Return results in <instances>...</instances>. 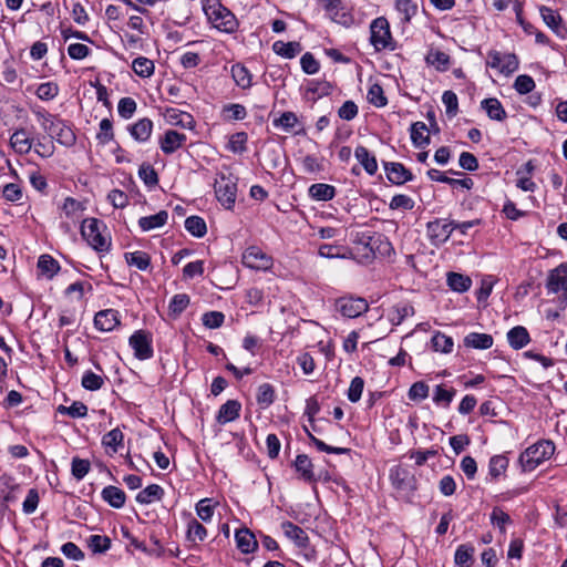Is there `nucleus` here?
Returning a JSON list of instances; mask_svg holds the SVG:
<instances>
[{"label": "nucleus", "mask_w": 567, "mask_h": 567, "mask_svg": "<svg viewBox=\"0 0 567 567\" xmlns=\"http://www.w3.org/2000/svg\"><path fill=\"white\" fill-rule=\"evenodd\" d=\"M223 115L227 121H241L247 116V111L244 105L231 103L223 107Z\"/></svg>", "instance_id": "4d7b16f0"}, {"label": "nucleus", "mask_w": 567, "mask_h": 567, "mask_svg": "<svg viewBox=\"0 0 567 567\" xmlns=\"http://www.w3.org/2000/svg\"><path fill=\"white\" fill-rule=\"evenodd\" d=\"M298 122L297 115L293 112H284L278 118L274 120L275 127H281L286 132L292 130Z\"/></svg>", "instance_id": "774afa93"}, {"label": "nucleus", "mask_w": 567, "mask_h": 567, "mask_svg": "<svg viewBox=\"0 0 567 567\" xmlns=\"http://www.w3.org/2000/svg\"><path fill=\"white\" fill-rule=\"evenodd\" d=\"M168 219V213L166 210H161L155 215L144 216L138 219V226L143 231H150L152 229H156L163 227Z\"/></svg>", "instance_id": "7c9ffc66"}, {"label": "nucleus", "mask_w": 567, "mask_h": 567, "mask_svg": "<svg viewBox=\"0 0 567 567\" xmlns=\"http://www.w3.org/2000/svg\"><path fill=\"white\" fill-rule=\"evenodd\" d=\"M203 11L210 25L224 33H235L239 28L236 16L220 0H202Z\"/></svg>", "instance_id": "f257e3e1"}, {"label": "nucleus", "mask_w": 567, "mask_h": 567, "mask_svg": "<svg viewBox=\"0 0 567 567\" xmlns=\"http://www.w3.org/2000/svg\"><path fill=\"white\" fill-rule=\"evenodd\" d=\"M50 137L66 147L74 145L76 140L72 127L63 120L54 122Z\"/></svg>", "instance_id": "f3484780"}, {"label": "nucleus", "mask_w": 567, "mask_h": 567, "mask_svg": "<svg viewBox=\"0 0 567 567\" xmlns=\"http://www.w3.org/2000/svg\"><path fill=\"white\" fill-rule=\"evenodd\" d=\"M81 383L85 390L96 391L103 386L104 380L101 375L86 371L82 377Z\"/></svg>", "instance_id": "e2e57ef3"}, {"label": "nucleus", "mask_w": 567, "mask_h": 567, "mask_svg": "<svg viewBox=\"0 0 567 567\" xmlns=\"http://www.w3.org/2000/svg\"><path fill=\"white\" fill-rule=\"evenodd\" d=\"M237 547L244 554H250L256 550L258 543L255 535L248 528L238 529L235 534Z\"/></svg>", "instance_id": "393cba45"}, {"label": "nucleus", "mask_w": 567, "mask_h": 567, "mask_svg": "<svg viewBox=\"0 0 567 567\" xmlns=\"http://www.w3.org/2000/svg\"><path fill=\"white\" fill-rule=\"evenodd\" d=\"M432 347L435 351L442 353H450L453 350V339L442 332H436L432 339Z\"/></svg>", "instance_id": "3c124183"}, {"label": "nucleus", "mask_w": 567, "mask_h": 567, "mask_svg": "<svg viewBox=\"0 0 567 567\" xmlns=\"http://www.w3.org/2000/svg\"><path fill=\"white\" fill-rule=\"evenodd\" d=\"M128 344L138 360H148L153 357L152 336L145 330L135 331L128 339Z\"/></svg>", "instance_id": "6e6552de"}, {"label": "nucleus", "mask_w": 567, "mask_h": 567, "mask_svg": "<svg viewBox=\"0 0 567 567\" xmlns=\"http://www.w3.org/2000/svg\"><path fill=\"white\" fill-rule=\"evenodd\" d=\"M449 287L456 292H465L472 286V280L468 276L462 274L450 272L447 275Z\"/></svg>", "instance_id": "49530a36"}, {"label": "nucleus", "mask_w": 567, "mask_h": 567, "mask_svg": "<svg viewBox=\"0 0 567 567\" xmlns=\"http://www.w3.org/2000/svg\"><path fill=\"white\" fill-rule=\"evenodd\" d=\"M132 69L136 75L141 78H150L154 73L155 65L152 60L145 56H138L133 60Z\"/></svg>", "instance_id": "de8ad7c7"}, {"label": "nucleus", "mask_w": 567, "mask_h": 567, "mask_svg": "<svg viewBox=\"0 0 567 567\" xmlns=\"http://www.w3.org/2000/svg\"><path fill=\"white\" fill-rule=\"evenodd\" d=\"M121 320L118 311L114 309H105L96 312L94 316V326L97 330L110 332L120 326Z\"/></svg>", "instance_id": "2eb2a0df"}, {"label": "nucleus", "mask_w": 567, "mask_h": 567, "mask_svg": "<svg viewBox=\"0 0 567 567\" xmlns=\"http://www.w3.org/2000/svg\"><path fill=\"white\" fill-rule=\"evenodd\" d=\"M248 135L246 132H237L228 138L226 148L234 154H243L247 151Z\"/></svg>", "instance_id": "a19ab883"}, {"label": "nucleus", "mask_w": 567, "mask_h": 567, "mask_svg": "<svg viewBox=\"0 0 567 567\" xmlns=\"http://www.w3.org/2000/svg\"><path fill=\"white\" fill-rule=\"evenodd\" d=\"M215 194L217 200L227 209L236 202L237 184L231 175L220 174L215 181Z\"/></svg>", "instance_id": "423d86ee"}, {"label": "nucleus", "mask_w": 567, "mask_h": 567, "mask_svg": "<svg viewBox=\"0 0 567 567\" xmlns=\"http://www.w3.org/2000/svg\"><path fill=\"white\" fill-rule=\"evenodd\" d=\"M195 511L197 516L205 523H208L213 519L215 505L213 504L212 498H203L200 499L196 506Z\"/></svg>", "instance_id": "5fc2aeb1"}, {"label": "nucleus", "mask_w": 567, "mask_h": 567, "mask_svg": "<svg viewBox=\"0 0 567 567\" xmlns=\"http://www.w3.org/2000/svg\"><path fill=\"white\" fill-rule=\"evenodd\" d=\"M429 385L423 381L413 383L408 392L411 401H422L429 396Z\"/></svg>", "instance_id": "338daca9"}, {"label": "nucleus", "mask_w": 567, "mask_h": 567, "mask_svg": "<svg viewBox=\"0 0 567 567\" xmlns=\"http://www.w3.org/2000/svg\"><path fill=\"white\" fill-rule=\"evenodd\" d=\"M272 50L276 54H278L282 58L292 59L302 51V47L299 42H296V41H292V42L276 41L272 44Z\"/></svg>", "instance_id": "e433bc0d"}, {"label": "nucleus", "mask_w": 567, "mask_h": 567, "mask_svg": "<svg viewBox=\"0 0 567 567\" xmlns=\"http://www.w3.org/2000/svg\"><path fill=\"white\" fill-rule=\"evenodd\" d=\"M367 99L369 103L377 107H383L388 104V99L384 95V91L378 83H374L369 87Z\"/></svg>", "instance_id": "bf43d9fd"}, {"label": "nucleus", "mask_w": 567, "mask_h": 567, "mask_svg": "<svg viewBox=\"0 0 567 567\" xmlns=\"http://www.w3.org/2000/svg\"><path fill=\"white\" fill-rule=\"evenodd\" d=\"M354 156L358 159V162L362 165V167L364 168L367 174L372 176L377 173V171H378L377 158L374 155H372L370 153V151L367 147L359 145L354 150Z\"/></svg>", "instance_id": "a878e982"}, {"label": "nucleus", "mask_w": 567, "mask_h": 567, "mask_svg": "<svg viewBox=\"0 0 567 567\" xmlns=\"http://www.w3.org/2000/svg\"><path fill=\"white\" fill-rule=\"evenodd\" d=\"M59 85L55 82L41 83L35 94L42 101H51L59 94Z\"/></svg>", "instance_id": "680f3d73"}, {"label": "nucleus", "mask_w": 567, "mask_h": 567, "mask_svg": "<svg viewBox=\"0 0 567 567\" xmlns=\"http://www.w3.org/2000/svg\"><path fill=\"white\" fill-rule=\"evenodd\" d=\"M425 62L434 66L436 71L444 72L450 68V55L440 50H431L426 56Z\"/></svg>", "instance_id": "c9c22d12"}, {"label": "nucleus", "mask_w": 567, "mask_h": 567, "mask_svg": "<svg viewBox=\"0 0 567 567\" xmlns=\"http://www.w3.org/2000/svg\"><path fill=\"white\" fill-rule=\"evenodd\" d=\"M206 537V527L189 514L186 528V540L190 543L192 546H195L197 545V542H203Z\"/></svg>", "instance_id": "6ab92c4d"}, {"label": "nucleus", "mask_w": 567, "mask_h": 567, "mask_svg": "<svg viewBox=\"0 0 567 567\" xmlns=\"http://www.w3.org/2000/svg\"><path fill=\"white\" fill-rule=\"evenodd\" d=\"M481 107L486 112L487 116L493 121L502 122L507 117V113L502 103L496 97L484 99Z\"/></svg>", "instance_id": "b1692460"}, {"label": "nucleus", "mask_w": 567, "mask_h": 567, "mask_svg": "<svg viewBox=\"0 0 567 567\" xmlns=\"http://www.w3.org/2000/svg\"><path fill=\"white\" fill-rule=\"evenodd\" d=\"M474 547L472 545H460L454 555L455 564L458 567H471L473 563Z\"/></svg>", "instance_id": "a18cd8bd"}, {"label": "nucleus", "mask_w": 567, "mask_h": 567, "mask_svg": "<svg viewBox=\"0 0 567 567\" xmlns=\"http://www.w3.org/2000/svg\"><path fill=\"white\" fill-rule=\"evenodd\" d=\"M164 496V489L157 484H151L136 495V502L140 504H152L161 501Z\"/></svg>", "instance_id": "f704fd0d"}, {"label": "nucleus", "mask_w": 567, "mask_h": 567, "mask_svg": "<svg viewBox=\"0 0 567 567\" xmlns=\"http://www.w3.org/2000/svg\"><path fill=\"white\" fill-rule=\"evenodd\" d=\"M427 127L423 122H415L411 125V141L416 147H424L430 143V136L425 134Z\"/></svg>", "instance_id": "4c0bfd02"}, {"label": "nucleus", "mask_w": 567, "mask_h": 567, "mask_svg": "<svg viewBox=\"0 0 567 567\" xmlns=\"http://www.w3.org/2000/svg\"><path fill=\"white\" fill-rule=\"evenodd\" d=\"M508 458L505 455H494L488 462V474L493 481H496L504 474L508 467Z\"/></svg>", "instance_id": "ea45409f"}, {"label": "nucleus", "mask_w": 567, "mask_h": 567, "mask_svg": "<svg viewBox=\"0 0 567 567\" xmlns=\"http://www.w3.org/2000/svg\"><path fill=\"white\" fill-rule=\"evenodd\" d=\"M276 398L275 388L270 383H262L258 386L256 401L262 408L270 406Z\"/></svg>", "instance_id": "37998d69"}, {"label": "nucleus", "mask_w": 567, "mask_h": 567, "mask_svg": "<svg viewBox=\"0 0 567 567\" xmlns=\"http://www.w3.org/2000/svg\"><path fill=\"white\" fill-rule=\"evenodd\" d=\"M414 200L404 194L394 195L389 204L390 209L412 210L414 208Z\"/></svg>", "instance_id": "0e129e2a"}, {"label": "nucleus", "mask_w": 567, "mask_h": 567, "mask_svg": "<svg viewBox=\"0 0 567 567\" xmlns=\"http://www.w3.org/2000/svg\"><path fill=\"white\" fill-rule=\"evenodd\" d=\"M81 234L87 244L97 251H107L111 241L106 235V226L96 218H86L81 225Z\"/></svg>", "instance_id": "7ed1b4c3"}, {"label": "nucleus", "mask_w": 567, "mask_h": 567, "mask_svg": "<svg viewBox=\"0 0 567 567\" xmlns=\"http://www.w3.org/2000/svg\"><path fill=\"white\" fill-rule=\"evenodd\" d=\"M415 313L414 308L409 302H399L394 305L388 312V319L393 326H399L408 317Z\"/></svg>", "instance_id": "5701e85b"}, {"label": "nucleus", "mask_w": 567, "mask_h": 567, "mask_svg": "<svg viewBox=\"0 0 567 567\" xmlns=\"http://www.w3.org/2000/svg\"><path fill=\"white\" fill-rule=\"evenodd\" d=\"M463 343L466 348L486 350L492 348L494 339L488 333L470 332L464 337Z\"/></svg>", "instance_id": "412c9836"}, {"label": "nucleus", "mask_w": 567, "mask_h": 567, "mask_svg": "<svg viewBox=\"0 0 567 567\" xmlns=\"http://www.w3.org/2000/svg\"><path fill=\"white\" fill-rule=\"evenodd\" d=\"M456 391L455 389H445L442 384H439L434 389L433 402L437 405L447 408L454 399Z\"/></svg>", "instance_id": "603ef678"}, {"label": "nucleus", "mask_w": 567, "mask_h": 567, "mask_svg": "<svg viewBox=\"0 0 567 567\" xmlns=\"http://www.w3.org/2000/svg\"><path fill=\"white\" fill-rule=\"evenodd\" d=\"M546 288L551 293L563 291L567 297V262H563L549 271Z\"/></svg>", "instance_id": "f8f14e48"}, {"label": "nucleus", "mask_w": 567, "mask_h": 567, "mask_svg": "<svg viewBox=\"0 0 567 567\" xmlns=\"http://www.w3.org/2000/svg\"><path fill=\"white\" fill-rule=\"evenodd\" d=\"M486 65L508 76L518 70L519 61L515 53H502L492 50L487 53Z\"/></svg>", "instance_id": "0eeeda50"}, {"label": "nucleus", "mask_w": 567, "mask_h": 567, "mask_svg": "<svg viewBox=\"0 0 567 567\" xmlns=\"http://www.w3.org/2000/svg\"><path fill=\"white\" fill-rule=\"evenodd\" d=\"M453 230V220L437 218L426 224L427 237L434 246H440L446 243Z\"/></svg>", "instance_id": "1a4fd4ad"}, {"label": "nucleus", "mask_w": 567, "mask_h": 567, "mask_svg": "<svg viewBox=\"0 0 567 567\" xmlns=\"http://www.w3.org/2000/svg\"><path fill=\"white\" fill-rule=\"evenodd\" d=\"M353 243L363 246L372 256H390L393 250L392 244L386 236L380 233L362 231L355 235Z\"/></svg>", "instance_id": "39448f33"}, {"label": "nucleus", "mask_w": 567, "mask_h": 567, "mask_svg": "<svg viewBox=\"0 0 567 567\" xmlns=\"http://www.w3.org/2000/svg\"><path fill=\"white\" fill-rule=\"evenodd\" d=\"M138 176L147 187L152 188L158 184V175L151 164L143 163L138 168Z\"/></svg>", "instance_id": "6e6d98bb"}, {"label": "nucleus", "mask_w": 567, "mask_h": 567, "mask_svg": "<svg viewBox=\"0 0 567 567\" xmlns=\"http://www.w3.org/2000/svg\"><path fill=\"white\" fill-rule=\"evenodd\" d=\"M123 442L124 434L118 427L111 430L102 437L103 446L111 449L113 453H116L121 447H123Z\"/></svg>", "instance_id": "58836bf2"}, {"label": "nucleus", "mask_w": 567, "mask_h": 567, "mask_svg": "<svg viewBox=\"0 0 567 567\" xmlns=\"http://www.w3.org/2000/svg\"><path fill=\"white\" fill-rule=\"evenodd\" d=\"M507 341L513 349L519 350L529 343L530 338L525 327L516 326L507 332Z\"/></svg>", "instance_id": "c85d7f7f"}, {"label": "nucleus", "mask_w": 567, "mask_h": 567, "mask_svg": "<svg viewBox=\"0 0 567 567\" xmlns=\"http://www.w3.org/2000/svg\"><path fill=\"white\" fill-rule=\"evenodd\" d=\"M337 309L343 317L357 318L368 311L369 305L360 297H342L337 300Z\"/></svg>", "instance_id": "9b49d317"}, {"label": "nucleus", "mask_w": 567, "mask_h": 567, "mask_svg": "<svg viewBox=\"0 0 567 567\" xmlns=\"http://www.w3.org/2000/svg\"><path fill=\"white\" fill-rule=\"evenodd\" d=\"M231 76L236 84L241 89H249L251 86V74L247 68L241 64H234L231 66Z\"/></svg>", "instance_id": "09e8293b"}, {"label": "nucleus", "mask_w": 567, "mask_h": 567, "mask_svg": "<svg viewBox=\"0 0 567 567\" xmlns=\"http://www.w3.org/2000/svg\"><path fill=\"white\" fill-rule=\"evenodd\" d=\"M281 528L285 535L293 540L299 547H306L308 544V536L306 532L298 525L291 522H284Z\"/></svg>", "instance_id": "c756f323"}, {"label": "nucleus", "mask_w": 567, "mask_h": 567, "mask_svg": "<svg viewBox=\"0 0 567 567\" xmlns=\"http://www.w3.org/2000/svg\"><path fill=\"white\" fill-rule=\"evenodd\" d=\"M318 254L320 257L323 258H347L348 251L343 246L340 245H331V244H323L319 247Z\"/></svg>", "instance_id": "864d4df0"}, {"label": "nucleus", "mask_w": 567, "mask_h": 567, "mask_svg": "<svg viewBox=\"0 0 567 567\" xmlns=\"http://www.w3.org/2000/svg\"><path fill=\"white\" fill-rule=\"evenodd\" d=\"M12 148L20 154H27L32 147V141L25 130H17L10 138Z\"/></svg>", "instance_id": "2f4dec72"}, {"label": "nucleus", "mask_w": 567, "mask_h": 567, "mask_svg": "<svg viewBox=\"0 0 567 567\" xmlns=\"http://www.w3.org/2000/svg\"><path fill=\"white\" fill-rule=\"evenodd\" d=\"M308 194L313 200L328 202L334 198L337 189L334 186L329 184L316 183L309 187Z\"/></svg>", "instance_id": "cd10ccee"}, {"label": "nucleus", "mask_w": 567, "mask_h": 567, "mask_svg": "<svg viewBox=\"0 0 567 567\" xmlns=\"http://www.w3.org/2000/svg\"><path fill=\"white\" fill-rule=\"evenodd\" d=\"M395 10L401 14V23L405 25L416 16L419 7L413 0H395Z\"/></svg>", "instance_id": "473e14b6"}, {"label": "nucleus", "mask_w": 567, "mask_h": 567, "mask_svg": "<svg viewBox=\"0 0 567 567\" xmlns=\"http://www.w3.org/2000/svg\"><path fill=\"white\" fill-rule=\"evenodd\" d=\"M38 269L42 276L52 279L60 270V264L50 255H41L38 259Z\"/></svg>", "instance_id": "72a5a7b5"}, {"label": "nucleus", "mask_w": 567, "mask_h": 567, "mask_svg": "<svg viewBox=\"0 0 567 567\" xmlns=\"http://www.w3.org/2000/svg\"><path fill=\"white\" fill-rule=\"evenodd\" d=\"M370 42L378 52L383 50L394 51L396 49V42L392 38L390 24L384 17H379L371 22Z\"/></svg>", "instance_id": "20e7f679"}, {"label": "nucleus", "mask_w": 567, "mask_h": 567, "mask_svg": "<svg viewBox=\"0 0 567 567\" xmlns=\"http://www.w3.org/2000/svg\"><path fill=\"white\" fill-rule=\"evenodd\" d=\"M392 485L400 491L413 489L414 477L402 466H394L390 470Z\"/></svg>", "instance_id": "a211bd4d"}, {"label": "nucleus", "mask_w": 567, "mask_h": 567, "mask_svg": "<svg viewBox=\"0 0 567 567\" xmlns=\"http://www.w3.org/2000/svg\"><path fill=\"white\" fill-rule=\"evenodd\" d=\"M296 471L301 474V477L307 482L315 481L313 465L306 454H299L295 461Z\"/></svg>", "instance_id": "79ce46f5"}, {"label": "nucleus", "mask_w": 567, "mask_h": 567, "mask_svg": "<svg viewBox=\"0 0 567 567\" xmlns=\"http://www.w3.org/2000/svg\"><path fill=\"white\" fill-rule=\"evenodd\" d=\"M539 12L545 24L551 29L557 37L565 39L567 35V28L564 24L560 14L546 6H542L539 8Z\"/></svg>", "instance_id": "4468645a"}, {"label": "nucleus", "mask_w": 567, "mask_h": 567, "mask_svg": "<svg viewBox=\"0 0 567 567\" xmlns=\"http://www.w3.org/2000/svg\"><path fill=\"white\" fill-rule=\"evenodd\" d=\"M243 265L255 270H268L272 267V258L259 247H248L243 254Z\"/></svg>", "instance_id": "9d476101"}, {"label": "nucleus", "mask_w": 567, "mask_h": 567, "mask_svg": "<svg viewBox=\"0 0 567 567\" xmlns=\"http://www.w3.org/2000/svg\"><path fill=\"white\" fill-rule=\"evenodd\" d=\"M186 230L197 238H202L207 233L205 220L199 216H189L185 220Z\"/></svg>", "instance_id": "8fccbe9b"}, {"label": "nucleus", "mask_w": 567, "mask_h": 567, "mask_svg": "<svg viewBox=\"0 0 567 567\" xmlns=\"http://www.w3.org/2000/svg\"><path fill=\"white\" fill-rule=\"evenodd\" d=\"M186 140L187 137L185 134L175 130H168L159 140V147L164 154L169 155L183 147Z\"/></svg>", "instance_id": "dca6fc26"}, {"label": "nucleus", "mask_w": 567, "mask_h": 567, "mask_svg": "<svg viewBox=\"0 0 567 567\" xmlns=\"http://www.w3.org/2000/svg\"><path fill=\"white\" fill-rule=\"evenodd\" d=\"M60 414H68L73 419L84 417L87 414V406L81 401H74L70 406L59 405Z\"/></svg>", "instance_id": "13d9d810"}, {"label": "nucleus", "mask_w": 567, "mask_h": 567, "mask_svg": "<svg viewBox=\"0 0 567 567\" xmlns=\"http://www.w3.org/2000/svg\"><path fill=\"white\" fill-rule=\"evenodd\" d=\"M189 296L186 293L175 295L169 302V311L174 316L181 315L189 305Z\"/></svg>", "instance_id": "69168bd1"}, {"label": "nucleus", "mask_w": 567, "mask_h": 567, "mask_svg": "<svg viewBox=\"0 0 567 567\" xmlns=\"http://www.w3.org/2000/svg\"><path fill=\"white\" fill-rule=\"evenodd\" d=\"M240 410L241 404L237 400H228L219 408L216 420L219 424L235 421L239 417Z\"/></svg>", "instance_id": "4be33fe9"}, {"label": "nucleus", "mask_w": 567, "mask_h": 567, "mask_svg": "<svg viewBox=\"0 0 567 567\" xmlns=\"http://www.w3.org/2000/svg\"><path fill=\"white\" fill-rule=\"evenodd\" d=\"M386 178L393 185H403L413 181L414 176L402 163L383 162Z\"/></svg>", "instance_id": "ddd939ff"}, {"label": "nucleus", "mask_w": 567, "mask_h": 567, "mask_svg": "<svg viewBox=\"0 0 567 567\" xmlns=\"http://www.w3.org/2000/svg\"><path fill=\"white\" fill-rule=\"evenodd\" d=\"M555 453V444L549 440H540L527 447L519 455V464L524 472H532Z\"/></svg>", "instance_id": "f03ea898"}, {"label": "nucleus", "mask_w": 567, "mask_h": 567, "mask_svg": "<svg viewBox=\"0 0 567 567\" xmlns=\"http://www.w3.org/2000/svg\"><path fill=\"white\" fill-rule=\"evenodd\" d=\"M124 258L130 266H134L138 270H146L151 265V257L145 251L125 252Z\"/></svg>", "instance_id": "c03bdc74"}, {"label": "nucleus", "mask_w": 567, "mask_h": 567, "mask_svg": "<svg viewBox=\"0 0 567 567\" xmlns=\"http://www.w3.org/2000/svg\"><path fill=\"white\" fill-rule=\"evenodd\" d=\"M102 499L113 508H122L126 501L125 493L113 485L104 487L101 492Z\"/></svg>", "instance_id": "bb28decb"}, {"label": "nucleus", "mask_w": 567, "mask_h": 567, "mask_svg": "<svg viewBox=\"0 0 567 567\" xmlns=\"http://www.w3.org/2000/svg\"><path fill=\"white\" fill-rule=\"evenodd\" d=\"M131 136L140 143L147 142L152 135L153 122L147 118H141L128 127Z\"/></svg>", "instance_id": "aec40b11"}, {"label": "nucleus", "mask_w": 567, "mask_h": 567, "mask_svg": "<svg viewBox=\"0 0 567 567\" xmlns=\"http://www.w3.org/2000/svg\"><path fill=\"white\" fill-rule=\"evenodd\" d=\"M90 470L91 463L89 460L80 458L78 456L72 458L71 473L75 480H83L85 475L90 472Z\"/></svg>", "instance_id": "052dcab7"}]
</instances>
